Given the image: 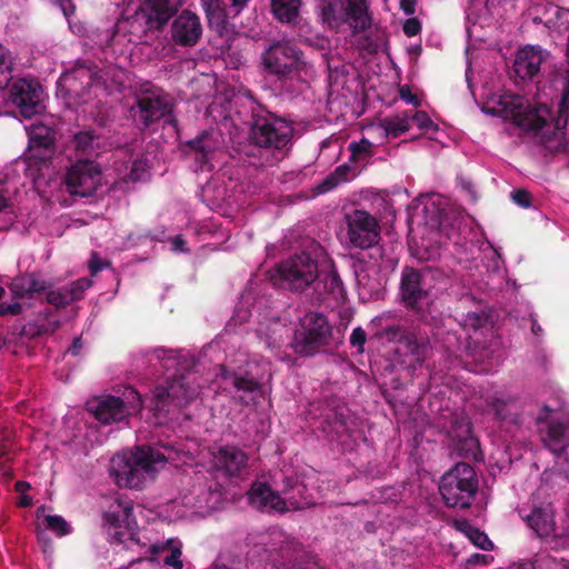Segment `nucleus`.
<instances>
[{
	"label": "nucleus",
	"mask_w": 569,
	"mask_h": 569,
	"mask_svg": "<svg viewBox=\"0 0 569 569\" xmlns=\"http://www.w3.org/2000/svg\"><path fill=\"white\" fill-rule=\"evenodd\" d=\"M172 446H138L127 458H113L110 475L119 487L142 489L148 480H153L159 468L173 459Z\"/></svg>",
	"instance_id": "obj_1"
},
{
	"label": "nucleus",
	"mask_w": 569,
	"mask_h": 569,
	"mask_svg": "<svg viewBox=\"0 0 569 569\" xmlns=\"http://www.w3.org/2000/svg\"><path fill=\"white\" fill-rule=\"evenodd\" d=\"M295 133L293 123L269 111L262 104L251 108L249 120V142L271 152L290 149Z\"/></svg>",
	"instance_id": "obj_2"
},
{
	"label": "nucleus",
	"mask_w": 569,
	"mask_h": 569,
	"mask_svg": "<svg viewBox=\"0 0 569 569\" xmlns=\"http://www.w3.org/2000/svg\"><path fill=\"white\" fill-rule=\"evenodd\" d=\"M183 3L184 0H143L132 16L119 20L117 26L120 29L128 24L130 34L141 39L149 32L163 30Z\"/></svg>",
	"instance_id": "obj_3"
},
{
	"label": "nucleus",
	"mask_w": 569,
	"mask_h": 569,
	"mask_svg": "<svg viewBox=\"0 0 569 569\" xmlns=\"http://www.w3.org/2000/svg\"><path fill=\"white\" fill-rule=\"evenodd\" d=\"M475 468L467 462H457L441 477L439 492L449 508H469L478 491Z\"/></svg>",
	"instance_id": "obj_4"
},
{
	"label": "nucleus",
	"mask_w": 569,
	"mask_h": 569,
	"mask_svg": "<svg viewBox=\"0 0 569 569\" xmlns=\"http://www.w3.org/2000/svg\"><path fill=\"white\" fill-rule=\"evenodd\" d=\"M300 327L301 330L295 332L291 341L296 353L311 357L331 345L333 328L325 315L309 311L300 319Z\"/></svg>",
	"instance_id": "obj_5"
},
{
	"label": "nucleus",
	"mask_w": 569,
	"mask_h": 569,
	"mask_svg": "<svg viewBox=\"0 0 569 569\" xmlns=\"http://www.w3.org/2000/svg\"><path fill=\"white\" fill-rule=\"evenodd\" d=\"M499 104L507 120L529 132L540 131L550 117V110L546 104L531 106L519 94L503 96Z\"/></svg>",
	"instance_id": "obj_6"
},
{
	"label": "nucleus",
	"mask_w": 569,
	"mask_h": 569,
	"mask_svg": "<svg viewBox=\"0 0 569 569\" xmlns=\"http://www.w3.org/2000/svg\"><path fill=\"white\" fill-rule=\"evenodd\" d=\"M276 271L280 286L297 292L305 291L319 277L318 261L307 252L295 254L282 261Z\"/></svg>",
	"instance_id": "obj_7"
},
{
	"label": "nucleus",
	"mask_w": 569,
	"mask_h": 569,
	"mask_svg": "<svg viewBox=\"0 0 569 569\" xmlns=\"http://www.w3.org/2000/svg\"><path fill=\"white\" fill-rule=\"evenodd\" d=\"M382 337L398 345L396 351L403 357L402 363L409 369L415 371L422 367L430 349L429 339L426 336L402 326H388L383 329Z\"/></svg>",
	"instance_id": "obj_8"
},
{
	"label": "nucleus",
	"mask_w": 569,
	"mask_h": 569,
	"mask_svg": "<svg viewBox=\"0 0 569 569\" xmlns=\"http://www.w3.org/2000/svg\"><path fill=\"white\" fill-rule=\"evenodd\" d=\"M428 271L406 266L401 271L399 297L403 307L415 313L425 312L431 303Z\"/></svg>",
	"instance_id": "obj_9"
},
{
	"label": "nucleus",
	"mask_w": 569,
	"mask_h": 569,
	"mask_svg": "<svg viewBox=\"0 0 569 569\" xmlns=\"http://www.w3.org/2000/svg\"><path fill=\"white\" fill-rule=\"evenodd\" d=\"M264 69L280 80L291 78L295 72L303 69V52L288 41L272 43L262 53Z\"/></svg>",
	"instance_id": "obj_10"
},
{
	"label": "nucleus",
	"mask_w": 569,
	"mask_h": 569,
	"mask_svg": "<svg viewBox=\"0 0 569 569\" xmlns=\"http://www.w3.org/2000/svg\"><path fill=\"white\" fill-rule=\"evenodd\" d=\"M102 171L93 160L80 159L72 163L63 177L67 191L73 197L89 198L97 193Z\"/></svg>",
	"instance_id": "obj_11"
},
{
	"label": "nucleus",
	"mask_w": 569,
	"mask_h": 569,
	"mask_svg": "<svg viewBox=\"0 0 569 569\" xmlns=\"http://www.w3.org/2000/svg\"><path fill=\"white\" fill-rule=\"evenodd\" d=\"M349 243L359 249H369L380 241L378 220L363 210H355L346 216Z\"/></svg>",
	"instance_id": "obj_12"
},
{
	"label": "nucleus",
	"mask_w": 569,
	"mask_h": 569,
	"mask_svg": "<svg viewBox=\"0 0 569 569\" xmlns=\"http://www.w3.org/2000/svg\"><path fill=\"white\" fill-rule=\"evenodd\" d=\"M43 90L39 81L20 78L9 89V100L26 119H31L42 110Z\"/></svg>",
	"instance_id": "obj_13"
},
{
	"label": "nucleus",
	"mask_w": 569,
	"mask_h": 569,
	"mask_svg": "<svg viewBox=\"0 0 569 569\" xmlns=\"http://www.w3.org/2000/svg\"><path fill=\"white\" fill-rule=\"evenodd\" d=\"M172 99L164 93L146 94L138 97L130 113L140 129H147L152 123L169 116L172 111Z\"/></svg>",
	"instance_id": "obj_14"
},
{
	"label": "nucleus",
	"mask_w": 569,
	"mask_h": 569,
	"mask_svg": "<svg viewBox=\"0 0 569 569\" xmlns=\"http://www.w3.org/2000/svg\"><path fill=\"white\" fill-rule=\"evenodd\" d=\"M56 153V132L53 129L38 124L29 131L27 158L34 164L48 166Z\"/></svg>",
	"instance_id": "obj_15"
},
{
	"label": "nucleus",
	"mask_w": 569,
	"mask_h": 569,
	"mask_svg": "<svg viewBox=\"0 0 569 569\" xmlns=\"http://www.w3.org/2000/svg\"><path fill=\"white\" fill-rule=\"evenodd\" d=\"M200 18L190 10H183L171 23V40L183 48L194 47L202 36Z\"/></svg>",
	"instance_id": "obj_16"
},
{
	"label": "nucleus",
	"mask_w": 569,
	"mask_h": 569,
	"mask_svg": "<svg viewBox=\"0 0 569 569\" xmlns=\"http://www.w3.org/2000/svg\"><path fill=\"white\" fill-rule=\"evenodd\" d=\"M247 499L251 507L261 512L284 513L289 509L287 502L278 491H274L267 482L253 481L247 492Z\"/></svg>",
	"instance_id": "obj_17"
},
{
	"label": "nucleus",
	"mask_w": 569,
	"mask_h": 569,
	"mask_svg": "<svg viewBox=\"0 0 569 569\" xmlns=\"http://www.w3.org/2000/svg\"><path fill=\"white\" fill-rule=\"evenodd\" d=\"M526 525L542 540H549L555 546L557 533L555 509L549 503L533 506L529 513L522 516Z\"/></svg>",
	"instance_id": "obj_18"
},
{
	"label": "nucleus",
	"mask_w": 569,
	"mask_h": 569,
	"mask_svg": "<svg viewBox=\"0 0 569 569\" xmlns=\"http://www.w3.org/2000/svg\"><path fill=\"white\" fill-rule=\"evenodd\" d=\"M247 452L237 446H222L213 457L214 467L230 478L241 477L248 468Z\"/></svg>",
	"instance_id": "obj_19"
},
{
	"label": "nucleus",
	"mask_w": 569,
	"mask_h": 569,
	"mask_svg": "<svg viewBox=\"0 0 569 569\" xmlns=\"http://www.w3.org/2000/svg\"><path fill=\"white\" fill-rule=\"evenodd\" d=\"M548 52L540 48L528 47L517 52L513 71L521 80H533L546 64Z\"/></svg>",
	"instance_id": "obj_20"
},
{
	"label": "nucleus",
	"mask_w": 569,
	"mask_h": 569,
	"mask_svg": "<svg viewBox=\"0 0 569 569\" xmlns=\"http://www.w3.org/2000/svg\"><path fill=\"white\" fill-rule=\"evenodd\" d=\"M542 441L557 458L565 457L569 463V457L566 453L569 447V420L551 419L548 421Z\"/></svg>",
	"instance_id": "obj_21"
},
{
	"label": "nucleus",
	"mask_w": 569,
	"mask_h": 569,
	"mask_svg": "<svg viewBox=\"0 0 569 569\" xmlns=\"http://www.w3.org/2000/svg\"><path fill=\"white\" fill-rule=\"evenodd\" d=\"M550 80L560 87L561 97L558 102L557 117L553 119L557 130L566 129L569 119V67L561 64L550 72Z\"/></svg>",
	"instance_id": "obj_22"
},
{
	"label": "nucleus",
	"mask_w": 569,
	"mask_h": 569,
	"mask_svg": "<svg viewBox=\"0 0 569 569\" xmlns=\"http://www.w3.org/2000/svg\"><path fill=\"white\" fill-rule=\"evenodd\" d=\"M91 411L96 419L104 425L122 421L130 415L127 403L121 398L114 396L101 397L91 407Z\"/></svg>",
	"instance_id": "obj_23"
},
{
	"label": "nucleus",
	"mask_w": 569,
	"mask_h": 569,
	"mask_svg": "<svg viewBox=\"0 0 569 569\" xmlns=\"http://www.w3.org/2000/svg\"><path fill=\"white\" fill-rule=\"evenodd\" d=\"M98 79V66L88 60H78L74 68L62 76V81L69 87V90L79 94L78 82L81 89L90 88Z\"/></svg>",
	"instance_id": "obj_24"
},
{
	"label": "nucleus",
	"mask_w": 569,
	"mask_h": 569,
	"mask_svg": "<svg viewBox=\"0 0 569 569\" xmlns=\"http://www.w3.org/2000/svg\"><path fill=\"white\" fill-rule=\"evenodd\" d=\"M214 148L212 134L207 130L181 144L182 152L188 157H192L201 170L204 169L209 161V154L214 151Z\"/></svg>",
	"instance_id": "obj_25"
},
{
	"label": "nucleus",
	"mask_w": 569,
	"mask_h": 569,
	"mask_svg": "<svg viewBox=\"0 0 569 569\" xmlns=\"http://www.w3.org/2000/svg\"><path fill=\"white\" fill-rule=\"evenodd\" d=\"M171 397L182 408L188 406L199 396V385L194 382L191 373L176 375L166 382Z\"/></svg>",
	"instance_id": "obj_26"
},
{
	"label": "nucleus",
	"mask_w": 569,
	"mask_h": 569,
	"mask_svg": "<svg viewBox=\"0 0 569 569\" xmlns=\"http://www.w3.org/2000/svg\"><path fill=\"white\" fill-rule=\"evenodd\" d=\"M486 405L495 419L513 426L521 423L520 407L516 398L493 396L486 399Z\"/></svg>",
	"instance_id": "obj_27"
},
{
	"label": "nucleus",
	"mask_w": 569,
	"mask_h": 569,
	"mask_svg": "<svg viewBox=\"0 0 569 569\" xmlns=\"http://www.w3.org/2000/svg\"><path fill=\"white\" fill-rule=\"evenodd\" d=\"M202 8L206 13L209 28L219 37L229 34V22L226 7L222 0H202Z\"/></svg>",
	"instance_id": "obj_28"
},
{
	"label": "nucleus",
	"mask_w": 569,
	"mask_h": 569,
	"mask_svg": "<svg viewBox=\"0 0 569 569\" xmlns=\"http://www.w3.org/2000/svg\"><path fill=\"white\" fill-rule=\"evenodd\" d=\"M173 400L166 385L156 386L151 399L153 415L157 418H167L178 413L182 407Z\"/></svg>",
	"instance_id": "obj_29"
},
{
	"label": "nucleus",
	"mask_w": 569,
	"mask_h": 569,
	"mask_svg": "<svg viewBox=\"0 0 569 569\" xmlns=\"http://www.w3.org/2000/svg\"><path fill=\"white\" fill-rule=\"evenodd\" d=\"M10 291L17 299L31 298L33 293H41L48 289V283L34 273H27L12 280Z\"/></svg>",
	"instance_id": "obj_30"
},
{
	"label": "nucleus",
	"mask_w": 569,
	"mask_h": 569,
	"mask_svg": "<svg viewBox=\"0 0 569 569\" xmlns=\"http://www.w3.org/2000/svg\"><path fill=\"white\" fill-rule=\"evenodd\" d=\"M345 16L346 23L351 28L353 34L366 31L372 24L367 3L346 6Z\"/></svg>",
	"instance_id": "obj_31"
},
{
	"label": "nucleus",
	"mask_w": 569,
	"mask_h": 569,
	"mask_svg": "<svg viewBox=\"0 0 569 569\" xmlns=\"http://www.w3.org/2000/svg\"><path fill=\"white\" fill-rule=\"evenodd\" d=\"M300 7L301 0H271V12L281 23L296 24Z\"/></svg>",
	"instance_id": "obj_32"
},
{
	"label": "nucleus",
	"mask_w": 569,
	"mask_h": 569,
	"mask_svg": "<svg viewBox=\"0 0 569 569\" xmlns=\"http://www.w3.org/2000/svg\"><path fill=\"white\" fill-rule=\"evenodd\" d=\"M131 511V507H126L121 512H108L104 516L106 521L116 529L112 536L119 543H124L128 540L139 541V539L136 538V532H132L130 530H120L122 522L128 521Z\"/></svg>",
	"instance_id": "obj_33"
},
{
	"label": "nucleus",
	"mask_w": 569,
	"mask_h": 569,
	"mask_svg": "<svg viewBox=\"0 0 569 569\" xmlns=\"http://www.w3.org/2000/svg\"><path fill=\"white\" fill-rule=\"evenodd\" d=\"M346 6L343 1H329L321 7V20L332 30L346 24Z\"/></svg>",
	"instance_id": "obj_34"
},
{
	"label": "nucleus",
	"mask_w": 569,
	"mask_h": 569,
	"mask_svg": "<svg viewBox=\"0 0 569 569\" xmlns=\"http://www.w3.org/2000/svg\"><path fill=\"white\" fill-rule=\"evenodd\" d=\"M71 144L77 153L91 157L99 149V136L93 130H81L73 134Z\"/></svg>",
	"instance_id": "obj_35"
},
{
	"label": "nucleus",
	"mask_w": 569,
	"mask_h": 569,
	"mask_svg": "<svg viewBox=\"0 0 569 569\" xmlns=\"http://www.w3.org/2000/svg\"><path fill=\"white\" fill-rule=\"evenodd\" d=\"M379 127L383 130L385 137L398 138L410 129V111L386 117L380 120Z\"/></svg>",
	"instance_id": "obj_36"
},
{
	"label": "nucleus",
	"mask_w": 569,
	"mask_h": 569,
	"mask_svg": "<svg viewBox=\"0 0 569 569\" xmlns=\"http://www.w3.org/2000/svg\"><path fill=\"white\" fill-rule=\"evenodd\" d=\"M220 375L224 380H230L238 391L252 395L261 389V383L253 377L228 370L224 366H221Z\"/></svg>",
	"instance_id": "obj_37"
},
{
	"label": "nucleus",
	"mask_w": 569,
	"mask_h": 569,
	"mask_svg": "<svg viewBox=\"0 0 569 569\" xmlns=\"http://www.w3.org/2000/svg\"><path fill=\"white\" fill-rule=\"evenodd\" d=\"M350 170L351 168L347 163L338 166L316 187L317 192L326 193L338 187L340 183L348 181Z\"/></svg>",
	"instance_id": "obj_38"
},
{
	"label": "nucleus",
	"mask_w": 569,
	"mask_h": 569,
	"mask_svg": "<svg viewBox=\"0 0 569 569\" xmlns=\"http://www.w3.org/2000/svg\"><path fill=\"white\" fill-rule=\"evenodd\" d=\"M173 540H168L166 543L158 546L152 545L151 546V552L153 555H157L159 552H162L164 550H169V553L163 557V563L172 567L173 569H182L183 563L181 561V548L180 546H173Z\"/></svg>",
	"instance_id": "obj_39"
},
{
	"label": "nucleus",
	"mask_w": 569,
	"mask_h": 569,
	"mask_svg": "<svg viewBox=\"0 0 569 569\" xmlns=\"http://www.w3.org/2000/svg\"><path fill=\"white\" fill-rule=\"evenodd\" d=\"M457 527L476 547L486 551L492 549L493 545L488 536L483 531H480L478 528L472 527L468 521L463 520L459 522Z\"/></svg>",
	"instance_id": "obj_40"
},
{
	"label": "nucleus",
	"mask_w": 569,
	"mask_h": 569,
	"mask_svg": "<svg viewBox=\"0 0 569 569\" xmlns=\"http://www.w3.org/2000/svg\"><path fill=\"white\" fill-rule=\"evenodd\" d=\"M147 174L146 166L141 160H134L131 164L130 171L122 179L116 181L111 189H122L123 184L129 181L132 183L144 180Z\"/></svg>",
	"instance_id": "obj_41"
},
{
	"label": "nucleus",
	"mask_w": 569,
	"mask_h": 569,
	"mask_svg": "<svg viewBox=\"0 0 569 569\" xmlns=\"http://www.w3.org/2000/svg\"><path fill=\"white\" fill-rule=\"evenodd\" d=\"M323 286L328 295L331 296L335 300L345 298V287L341 278L336 271H330L325 276Z\"/></svg>",
	"instance_id": "obj_42"
},
{
	"label": "nucleus",
	"mask_w": 569,
	"mask_h": 569,
	"mask_svg": "<svg viewBox=\"0 0 569 569\" xmlns=\"http://www.w3.org/2000/svg\"><path fill=\"white\" fill-rule=\"evenodd\" d=\"M12 332L20 338L34 339L49 332L48 326L29 322L27 325L12 327Z\"/></svg>",
	"instance_id": "obj_43"
},
{
	"label": "nucleus",
	"mask_w": 569,
	"mask_h": 569,
	"mask_svg": "<svg viewBox=\"0 0 569 569\" xmlns=\"http://www.w3.org/2000/svg\"><path fill=\"white\" fill-rule=\"evenodd\" d=\"M457 449L461 456L476 458L479 449V441L471 435V428L469 425L466 427V437L459 441Z\"/></svg>",
	"instance_id": "obj_44"
},
{
	"label": "nucleus",
	"mask_w": 569,
	"mask_h": 569,
	"mask_svg": "<svg viewBox=\"0 0 569 569\" xmlns=\"http://www.w3.org/2000/svg\"><path fill=\"white\" fill-rule=\"evenodd\" d=\"M91 283L92 282L90 279L80 278V279L64 286L69 301L72 303L74 301L82 299L84 291L91 287Z\"/></svg>",
	"instance_id": "obj_45"
},
{
	"label": "nucleus",
	"mask_w": 569,
	"mask_h": 569,
	"mask_svg": "<svg viewBox=\"0 0 569 569\" xmlns=\"http://www.w3.org/2000/svg\"><path fill=\"white\" fill-rule=\"evenodd\" d=\"M46 528L56 532L57 536L63 537L71 532L70 525L64 518L58 515H49L44 517Z\"/></svg>",
	"instance_id": "obj_46"
},
{
	"label": "nucleus",
	"mask_w": 569,
	"mask_h": 569,
	"mask_svg": "<svg viewBox=\"0 0 569 569\" xmlns=\"http://www.w3.org/2000/svg\"><path fill=\"white\" fill-rule=\"evenodd\" d=\"M11 68L12 62L8 57V52L4 47L0 44V88L8 86L11 80Z\"/></svg>",
	"instance_id": "obj_47"
},
{
	"label": "nucleus",
	"mask_w": 569,
	"mask_h": 569,
	"mask_svg": "<svg viewBox=\"0 0 569 569\" xmlns=\"http://www.w3.org/2000/svg\"><path fill=\"white\" fill-rule=\"evenodd\" d=\"M372 143L363 138L359 142H351L348 147L350 151V161L355 162L359 160L362 156L371 153Z\"/></svg>",
	"instance_id": "obj_48"
},
{
	"label": "nucleus",
	"mask_w": 569,
	"mask_h": 569,
	"mask_svg": "<svg viewBox=\"0 0 569 569\" xmlns=\"http://www.w3.org/2000/svg\"><path fill=\"white\" fill-rule=\"evenodd\" d=\"M347 411L345 407H336L327 413L326 420L332 428L345 427L348 418Z\"/></svg>",
	"instance_id": "obj_49"
},
{
	"label": "nucleus",
	"mask_w": 569,
	"mask_h": 569,
	"mask_svg": "<svg viewBox=\"0 0 569 569\" xmlns=\"http://www.w3.org/2000/svg\"><path fill=\"white\" fill-rule=\"evenodd\" d=\"M47 301L50 305H53L58 308H63L70 305L67 290L64 287L59 288L58 290H50L47 292Z\"/></svg>",
	"instance_id": "obj_50"
},
{
	"label": "nucleus",
	"mask_w": 569,
	"mask_h": 569,
	"mask_svg": "<svg viewBox=\"0 0 569 569\" xmlns=\"http://www.w3.org/2000/svg\"><path fill=\"white\" fill-rule=\"evenodd\" d=\"M511 198L515 203H517L521 208H530L531 207V194L526 189H516L511 192Z\"/></svg>",
	"instance_id": "obj_51"
},
{
	"label": "nucleus",
	"mask_w": 569,
	"mask_h": 569,
	"mask_svg": "<svg viewBox=\"0 0 569 569\" xmlns=\"http://www.w3.org/2000/svg\"><path fill=\"white\" fill-rule=\"evenodd\" d=\"M410 121L415 122L418 128L422 130H427L433 126V121L430 119L426 111H416L415 113L410 112Z\"/></svg>",
	"instance_id": "obj_52"
},
{
	"label": "nucleus",
	"mask_w": 569,
	"mask_h": 569,
	"mask_svg": "<svg viewBox=\"0 0 569 569\" xmlns=\"http://www.w3.org/2000/svg\"><path fill=\"white\" fill-rule=\"evenodd\" d=\"M402 491L397 487H386L381 490L380 499L386 503H397L400 501Z\"/></svg>",
	"instance_id": "obj_53"
},
{
	"label": "nucleus",
	"mask_w": 569,
	"mask_h": 569,
	"mask_svg": "<svg viewBox=\"0 0 569 569\" xmlns=\"http://www.w3.org/2000/svg\"><path fill=\"white\" fill-rule=\"evenodd\" d=\"M487 321L488 318L483 312H469L466 318L467 326L475 330L482 328Z\"/></svg>",
	"instance_id": "obj_54"
},
{
	"label": "nucleus",
	"mask_w": 569,
	"mask_h": 569,
	"mask_svg": "<svg viewBox=\"0 0 569 569\" xmlns=\"http://www.w3.org/2000/svg\"><path fill=\"white\" fill-rule=\"evenodd\" d=\"M264 343L271 351L279 350L283 345L282 335L277 330H271L266 333Z\"/></svg>",
	"instance_id": "obj_55"
},
{
	"label": "nucleus",
	"mask_w": 569,
	"mask_h": 569,
	"mask_svg": "<svg viewBox=\"0 0 569 569\" xmlns=\"http://www.w3.org/2000/svg\"><path fill=\"white\" fill-rule=\"evenodd\" d=\"M351 346L357 347L360 352L363 351V346L367 341L366 331L361 327H357L352 330L350 339Z\"/></svg>",
	"instance_id": "obj_56"
},
{
	"label": "nucleus",
	"mask_w": 569,
	"mask_h": 569,
	"mask_svg": "<svg viewBox=\"0 0 569 569\" xmlns=\"http://www.w3.org/2000/svg\"><path fill=\"white\" fill-rule=\"evenodd\" d=\"M403 33L407 37H415L421 31V23L417 18H409L402 26Z\"/></svg>",
	"instance_id": "obj_57"
},
{
	"label": "nucleus",
	"mask_w": 569,
	"mask_h": 569,
	"mask_svg": "<svg viewBox=\"0 0 569 569\" xmlns=\"http://www.w3.org/2000/svg\"><path fill=\"white\" fill-rule=\"evenodd\" d=\"M399 96L403 101L413 107H419L421 103L420 99L411 92V88L408 84H403L399 88Z\"/></svg>",
	"instance_id": "obj_58"
},
{
	"label": "nucleus",
	"mask_w": 569,
	"mask_h": 569,
	"mask_svg": "<svg viewBox=\"0 0 569 569\" xmlns=\"http://www.w3.org/2000/svg\"><path fill=\"white\" fill-rule=\"evenodd\" d=\"M22 312V306L19 302H0V316H17Z\"/></svg>",
	"instance_id": "obj_59"
},
{
	"label": "nucleus",
	"mask_w": 569,
	"mask_h": 569,
	"mask_svg": "<svg viewBox=\"0 0 569 569\" xmlns=\"http://www.w3.org/2000/svg\"><path fill=\"white\" fill-rule=\"evenodd\" d=\"M153 353L157 357V359L164 361L163 367H166L167 369H169V367H170V365H169L170 361H176V353L172 350H166L163 348H158V349H154Z\"/></svg>",
	"instance_id": "obj_60"
},
{
	"label": "nucleus",
	"mask_w": 569,
	"mask_h": 569,
	"mask_svg": "<svg viewBox=\"0 0 569 569\" xmlns=\"http://www.w3.org/2000/svg\"><path fill=\"white\" fill-rule=\"evenodd\" d=\"M555 536V546H552L553 549L569 548V527L566 529L565 532Z\"/></svg>",
	"instance_id": "obj_61"
},
{
	"label": "nucleus",
	"mask_w": 569,
	"mask_h": 569,
	"mask_svg": "<svg viewBox=\"0 0 569 569\" xmlns=\"http://www.w3.org/2000/svg\"><path fill=\"white\" fill-rule=\"evenodd\" d=\"M567 144L562 141V139L549 140L546 149L551 153H560L565 152Z\"/></svg>",
	"instance_id": "obj_62"
},
{
	"label": "nucleus",
	"mask_w": 569,
	"mask_h": 569,
	"mask_svg": "<svg viewBox=\"0 0 569 569\" xmlns=\"http://www.w3.org/2000/svg\"><path fill=\"white\" fill-rule=\"evenodd\" d=\"M103 262L102 260L98 257V254L96 252L92 253V257L90 259V262H89V269H90V272L92 276L97 274L99 271H101L103 269Z\"/></svg>",
	"instance_id": "obj_63"
},
{
	"label": "nucleus",
	"mask_w": 569,
	"mask_h": 569,
	"mask_svg": "<svg viewBox=\"0 0 569 569\" xmlns=\"http://www.w3.org/2000/svg\"><path fill=\"white\" fill-rule=\"evenodd\" d=\"M416 4L417 0H400V8L408 16H412L416 12Z\"/></svg>",
	"instance_id": "obj_64"
}]
</instances>
